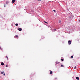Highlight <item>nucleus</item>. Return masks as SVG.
I'll use <instances>...</instances> for the list:
<instances>
[{
    "label": "nucleus",
    "mask_w": 80,
    "mask_h": 80,
    "mask_svg": "<svg viewBox=\"0 0 80 80\" xmlns=\"http://www.w3.org/2000/svg\"><path fill=\"white\" fill-rule=\"evenodd\" d=\"M61 22H62V21H59L58 22V24H60Z\"/></svg>",
    "instance_id": "423d86ee"
},
{
    "label": "nucleus",
    "mask_w": 80,
    "mask_h": 80,
    "mask_svg": "<svg viewBox=\"0 0 80 80\" xmlns=\"http://www.w3.org/2000/svg\"><path fill=\"white\" fill-rule=\"evenodd\" d=\"M52 71H50V74H52Z\"/></svg>",
    "instance_id": "6e6552de"
},
{
    "label": "nucleus",
    "mask_w": 80,
    "mask_h": 80,
    "mask_svg": "<svg viewBox=\"0 0 80 80\" xmlns=\"http://www.w3.org/2000/svg\"><path fill=\"white\" fill-rule=\"evenodd\" d=\"M61 60H62V61H63V60H64L63 59H62Z\"/></svg>",
    "instance_id": "a211bd4d"
},
{
    "label": "nucleus",
    "mask_w": 80,
    "mask_h": 80,
    "mask_svg": "<svg viewBox=\"0 0 80 80\" xmlns=\"http://www.w3.org/2000/svg\"><path fill=\"white\" fill-rule=\"evenodd\" d=\"M44 23H47V24L48 23L46 22V21H44Z\"/></svg>",
    "instance_id": "1a4fd4ad"
},
{
    "label": "nucleus",
    "mask_w": 80,
    "mask_h": 80,
    "mask_svg": "<svg viewBox=\"0 0 80 80\" xmlns=\"http://www.w3.org/2000/svg\"><path fill=\"white\" fill-rule=\"evenodd\" d=\"M0 49H1V50H2V48H0Z\"/></svg>",
    "instance_id": "b1692460"
},
{
    "label": "nucleus",
    "mask_w": 80,
    "mask_h": 80,
    "mask_svg": "<svg viewBox=\"0 0 80 80\" xmlns=\"http://www.w3.org/2000/svg\"><path fill=\"white\" fill-rule=\"evenodd\" d=\"M58 62H56V65H57V64H58Z\"/></svg>",
    "instance_id": "dca6fc26"
},
{
    "label": "nucleus",
    "mask_w": 80,
    "mask_h": 80,
    "mask_svg": "<svg viewBox=\"0 0 80 80\" xmlns=\"http://www.w3.org/2000/svg\"><path fill=\"white\" fill-rule=\"evenodd\" d=\"M77 68V67L75 66V67H74L75 69V68Z\"/></svg>",
    "instance_id": "aec40b11"
},
{
    "label": "nucleus",
    "mask_w": 80,
    "mask_h": 80,
    "mask_svg": "<svg viewBox=\"0 0 80 80\" xmlns=\"http://www.w3.org/2000/svg\"><path fill=\"white\" fill-rule=\"evenodd\" d=\"M18 30H19V31H22V28H19L18 29Z\"/></svg>",
    "instance_id": "f03ea898"
},
{
    "label": "nucleus",
    "mask_w": 80,
    "mask_h": 80,
    "mask_svg": "<svg viewBox=\"0 0 80 80\" xmlns=\"http://www.w3.org/2000/svg\"><path fill=\"white\" fill-rule=\"evenodd\" d=\"M4 7H5V4H4Z\"/></svg>",
    "instance_id": "4be33fe9"
},
{
    "label": "nucleus",
    "mask_w": 80,
    "mask_h": 80,
    "mask_svg": "<svg viewBox=\"0 0 80 80\" xmlns=\"http://www.w3.org/2000/svg\"><path fill=\"white\" fill-rule=\"evenodd\" d=\"M61 67H64V66H63V65H61Z\"/></svg>",
    "instance_id": "2eb2a0df"
},
{
    "label": "nucleus",
    "mask_w": 80,
    "mask_h": 80,
    "mask_svg": "<svg viewBox=\"0 0 80 80\" xmlns=\"http://www.w3.org/2000/svg\"><path fill=\"white\" fill-rule=\"evenodd\" d=\"M38 2H41V0H38Z\"/></svg>",
    "instance_id": "f3484780"
},
{
    "label": "nucleus",
    "mask_w": 80,
    "mask_h": 80,
    "mask_svg": "<svg viewBox=\"0 0 80 80\" xmlns=\"http://www.w3.org/2000/svg\"><path fill=\"white\" fill-rule=\"evenodd\" d=\"M14 37H18V35L15 36H14Z\"/></svg>",
    "instance_id": "9d476101"
},
{
    "label": "nucleus",
    "mask_w": 80,
    "mask_h": 80,
    "mask_svg": "<svg viewBox=\"0 0 80 80\" xmlns=\"http://www.w3.org/2000/svg\"><path fill=\"white\" fill-rule=\"evenodd\" d=\"M1 65L3 66L4 65V63H3V62H2L1 63Z\"/></svg>",
    "instance_id": "39448f33"
},
{
    "label": "nucleus",
    "mask_w": 80,
    "mask_h": 80,
    "mask_svg": "<svg viewBox=\"0 0 80 80\" xmlns=\"http://www.w3.org/2000/svg\"><path fill=\"white\" fill-rule=\"evenodd\" d=\"M6 58H7V60H8V57L7 56L6 57Z\"/></svg>",
    "instance_id": "f8f14e48"
},
{
    "label": "nucleus",
    "mask_w": 80,
    "mask_h": 80,
    "mask_svg": "<svg viewBox=\"0 0 80 80\" xmlns=\"http://www.w3.org/2000/svg\"><path fill=\"white\" fill-rule=\"evenodd\" d=\"M16 0H12V3H15V2Z\"/></svg>",
    "instance_id": "f257e3e1"
},
{
    "label": "nucleus",
    "mask_w": 80,
    "mask_h": 80,
    "mask_svg": "<svg viewBox=\"0 0 80 80\" xmlns=\"http://www.w3.org/2000/svg\"><path fill=\"white\" fill-rule=\"evenodd\" d=\"M73 56H72L71 57V58H73Z\"/></svg>",
    "instance_id": "4468645a"
},
{
    "label": "nucleus",
    "mask_w": 80,
    "mask_h": 80,
    "mask_svg": "<svg viewBox=\"0 0 80 80\" xmlns=\"http://www.w3.org/2000/svg\"><path fill=\"white\" fill-rule=\"evenodd\" d=\"M16 26H18V23H16L15 24Z\"/></svg>",
    "instance_id": "9b49d317"
},
{
    "label": "nucleus",
    "mask_w": 80,
    "mask_h": 80,
    "mask_svg": "<svg viewBox=\"0 0 80 80\" xmlns=\"http://www.w3.org/2000/svg\"><path fill=\"white\" fill-rule=\"evenodd\" d=\"M8 3H9V2H8V1H7V2H6V3H7V4H8Z\"/></svg>",
    "instance_id": "ddd939ff"
},
{
    "label": "nucleus",
    "mask_w": 80,
    "mask_h": 80,
    "mask_svg": "<svg viewBox=\"0 0 80 80\" xmlns=\"http://www.w3.org/2000/svg\"><path fill=\"white\" fill-rule=\"evenodd\" d=\"M54 12H56V11L54 10Z\"/></svg>",
    "instance_id": "5701e85b"
},
{
    "label": "nucleus",
    "mask_w": 80,
    "mask_h": 80,
    "mask_svg": "<svg viewBox=\"0 0 80 80\" xmlns=\"http://www.w3.org/2000/svg\"><path fill=\"white\" fill-rule=\"evenodd\" d=\"M6 67H8V65H6Z\"/></svg>",
    "instance_id": "412c9836"
},
{
    "label": "nucleus",
    "mask_w": 80,
    "mask_h": 80,
    "mask_svg": "<svg viewBox=\"0 0 80 80\" xmlns=\"http://www.w3.org/2000/svg\"><path fill=\"white\" fill-rule=\"evenodd\" d=\"M76 78V79H77V80H79V78L78 77H77Z\"/></svg>",
    "instance_id": "0eeeda50"
},
{
    "label": "nucleus",
    "mask_w": 80,
    "mask_h": 80,
    "mask_svg": "<svg viewBox=\"0 0 80 80\" xmlns=\"http://www.w3.org/2000/svg\"><path fill=\"white\" fill-rule=\"evenodd\" d=\"M1 74H3V75H5V73H4V72H1Z\"/></svg>",
    "instance_id": "20e7f679"
},
{
    "label": "nucleus",
    "mask_w": 80,
    "mask_h": 80,
    "mask_svg": "<svg viewBox=\"0 0 80 80\" xmlns=\"http://www.w3.org/2000/svg\"><path fill=\"white\" fill-rule=\"evenodd\" d=\"M56 30V29H54V32H55Z\"/></svg>",
    "instance_id": "6ab92c4d"
},
{
    "label": "nucleus",
    "mask_w": 80,
    "mask_h": 80,
    "mask_svg": "<svg viewBox=\"0 0 80 80\" xmlns=\"http://www.w3.org/2000/svg\"><path fill=\"white\" fill-rule=\"evenodd\" d=\"M68 43L69 45H70V44H71V41L70 40L68 41Z\"/></svg>",
    "instance_id": "7ed1b4c3"
}]
</instances>
